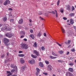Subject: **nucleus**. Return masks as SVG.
Instances as JSON below:
<instances>
[{"label": "nucleus", "instance_id": "nucleus-3", "mask_svg": "<svg viewBox=\"0 0 76 76\" xmlns=\"http://www.w3.org/2000/svg\"><path fill=\"white\" fill-rule=\"evenodd\" d=\"M14 36V34H12V33H7L6 34V37H8V38H11L12 37H13V36Z\"/></svg>", "mask_w": 76, "mask_h": 76}, {"label": "nucleus", "instance_id": "nucleus-35", "mask_svg": "<svg viewBox=\"0 0 76 76\" xmlns=\"http://www.w3.org/2000/svg\"><path fill=\"white\" fill-rule=\"evenodd\" d=\"M60 0H58L57 2V6H58L59 5V4L60 3Z\"/></svg>", "mask_w": 76, "mask_h": 76}, {"label": "nucleus", "instance_id": "nucleus-57", "mask_svg": "<svg viewBox=\"0 0 76 76\" xmlns=\"http://www.w3.org/2000/svg\"><path fill=\"white\" fill-rule=\"evenodd\" d=\"M3 25V24H0V27H1V26H2Z\"/></svg>", "mask_w": 76, "mask_h": 76}, {"label": "nucleus", "instance_id": "nucleus-42", "mask_svg": "<svg viewBox=\"0 0 76 76\" xmlns=\"http://www.w3.org/2000/svg\"><path fill=\"white\" fill-rule=\"evenodd\" d=\"M71 51H72V52H75V50L74 49H73L71 50Z\"/></svg>", "mask_w": 76, "mask_h": 76}, {"label": "nucleus", "instance_id": "nucleus-56", "mask_svg": "<svg viewBox=\"0 0 76 76\" xmlns=\"http://www.w3.org/2000/svg\"><path fill=\"white\" fill-rule=\"evenodd\" d=\"M58 61V62H61L62 61H61V60H59Z\"/></svg>", "mask_w": 76, "mask_h": 76}, {"label": "nucleus", "instance_id": "nucleus-18", "mask_svg": "<svg viewBox=\"0 0 76 76\" xmlns=\"http://www.w3.org/2000/svg\"><path fill=\"white\" fill-rule=\"evenodd\" d=\"M69 70L71 72H73V69L72 68H69Z\"/></svg>", "mask_w": 76, "mask_h": 76}, {"label": "nucleus", "instance_id": "nucleus-27", "mask_svg": "<svg viewBox=\"0 0 76 76\" xmlns=\"http://www.w3.org/2000/svg\"><path fill=\"white\" fill-rule=\"evenodd\" d=\"M3 21H4V22H6V21L7 20V18L6 17H4L3 18Z\"/></svg>", "mask_w": 76, "mask_h": 76}, {"label": "nucleus", "instance_id": "nucleus-50", "mask_svg": "<svg viewBox=\"0 0 76 76\" xmlns=\"http://www.w3.org/2000/svg\"><path fill=\"white\" fill-rule=\"evenodd\" d=\"M44 15H45L46 16H47L48 15H47V14H43Z\"/></svg>", "mask_w": 76, "mask_h": 76}, {"label": "nucleus", "instance_id": "nucleus-64", "mask_svg": "<svg viewBox=\"0 0 76 76\" xmlns=\"http://www.w3.org/2000/svg\"><path fill=\"white\" fill-rule=\"evenodd\" d=\"M29 25H30V26H32V24H29Z\"/></svg>", "mask_w": 76, "mask_h": 76}, {"label": "nucleus", "instance_id": "nucleus-21", "mask_svg": "<svg viewBox=\"0 0 76 76\" xmlns=\"http://www.w3.org/2000/svg\"><path fill=\"white\" fill-rule=\"evenodd\" d=\"M31 56L32 57L34 58H37V56L35 55H34L33 54H31Z\"/></svg>", "mask_w": 76, "mask_h": 76}, {"label": "nucleus", "instance_id": "nucleus-48", "mask_svg": "<svg viewBox=\"0 0 76 76\" xmlns=\"http://www.w3.org/2000/svg\"><path fill=\"white\" fill-rule=\"evenodd\" d=\"M44 37H46V36H47V34H46L45 33H44Z\"/></svg>", "mask_w": 76, "mask_h": 76}, {"label": "nucleus", "instance_id": "nucleus-6", "mask_svg": "<svg viewBox=\"0 0 76 76\" xmlns=\"http://www.w3.org/2000/svg\"><path fill=\"white\" fill-rule=\"evenodd\" d=\"M33 53L37 56H39V53L36 50H34L33 51Z\"/></svg>", "mask_w": 76, "mask_h": 76}, {"label": "nucleus", "instance_id": "nucleus-16", "mask_svg": "<svg viewBox=\"0 0 76 76\" xmlns=\"http://www.w3.org/2000/svg\"><path fill=\"white\" fill-rule=\"evenodd\" d=\"M39 66H40V67H43V66H44L43 65V64L41 62H40L39 63Z\"/></svg>", "mask_w": 76, "mask_h": 76}, {"label": "nucleus", "instance_id": "nucleus-63", "mask_svg": "<svg viewBox=\"0 0 76 76\" xmlns=\"http://www.w3.org/2000/svg\"><path fill=\"white\" fill-rule=\"evenodd\" d=\"M53 76H56V75H54V74H53Z\"/></svg>", "mask_w": 76, "mask_h": 76}, {"label": "nucleus", "instance_id": "nucleus-31", "mask_svg": "<svg viewBox=\"0 0 76 76\" xmlns=\"http://www.w3.org/2000/svg\"><path fill=\"white\" fill-rule=\"evenodd\" d=\"M37 44L36 42H35L34 44L33 45V47H37Z\"/></svg>", "mask_w": 76, "mask_h": 76}, {"label": "nucleus", "instance_id": "nucleus-60", "mask_svg": "<svg viewBox=\"0 0 76 76\" xmlns=\"http://www.w3.org/2000/svg\"><path fill=\"white\" fill-rule=\"evenodd\" d=\"M74 29L76 30V27H75V26H74Z\"/></svg>", "mask_w": 76, "mask_h": 76}, {"label": "nucleus", "instance_id": "nucleus-52", "mask_svg": "<svg viewBox=\"0 0 76 76\" xmlns=\"http://www.w3.org/2000/svg\"><path fill=\"white\" fill-rule=\"evenodd\" d=\"M71 42V41L70 40H68V44H70V43Z\"/></svg>", "mask_w": 76, "mask_h": 76}, {"label": "nucleus", "instance_id": "nucleus-62", "mask_svg": "<svg viewBox=\"0 0 76 76\" xmlns=\"http://www.w3.org/2000/svg\"><path fill=\"white\" fill-rule=\"evenodd\" d=\"M41 60V58H39V61H40V60Z\"/></svg>", "mask_w": 76, "mask_h": 76}, {"label": "nucleus", "instance_id": "nucleus-41", "mask_svg": "<svg viewBox=\"0 0 76 76\" xmlns=\"http://www.w3.org/2000/svg\"><path fill=\"white\" fill-rule=\"evenodd\" d=\"M60 11L61 13H63V10L61 9L60 10Z\"/></svg>", "mask_w": 76, "mask_h": 76}, {"label": "nucleus", "instance_id": "nucleus-61", "mask_svg": "<svg viewBox=\"0 0 76 76\" xmlns=\"http://www.w3.org/2000/svg\"><path fill=\"white\" fill-rule=\"evenodd\" d=\"M52 12L53 14H55V12H54V11H52Z\"/></svg>", "mask_w": 76, "mask_h": 76}, {"label": "nucleus", "instance_id": "nucleus-10", "mask_svg": "<svg viewBox=\"0 0 76 76\" xmlns=\"http://www.w3.org/2000/svg\"><path fill=\"white\" fill-rule=\"evenodd\" d=\"M20 34L23 35L21 36V38H23V37H24V36L25 34V31H21L20 32Z\"/></svg>", "mask_w": 76, "mask_h": 76}, {"label": "nucleus", "instance_id": "nucleus-26", "mask_svg": "<svg viewBox=\"0 0 76 76\" xmlns=\"http://www.w3.org/2000/svg\"><path fill=\"white\" fill-rule=\"evenodd\" d=\"M52 54L54 56H58V55L56 54L53 52H52Z\"/></svg>", "mask_w": 76, "mask_h": 76}, {"label": "nucleus", "instance_id": "nucleus-37", "mask_svg": "<svg viewBox=\"0 0 76 76\" xmlns=\"http://www.w3.org/2000/svg\"><path fill=\"white\" fill-rule=\"evenodd\" d=\"M69 65H70V66H73V63L72 62H71L69 64Z\"/></svg>", "mask_w": 76, "mask_h": 76}, {"label": "nucleus", "instance_id": "nucleus-59", "mask_svg": "<svg viewBox=\"0 0 76 76\" xmlns=\"http://www.w3.org/2000/svg\"><path fill=\"white\" fill-rule=\"evenodd\" d=\"M71 47V45H69L68 47V48H70Z\"/></svg>", "mask_w": 76, "mask_h": 76}, {"label": "nucleus", "instance_id": "nucleus-55", "mask_svg": "<svg viewBox=\"0 0 76 76\" xmlns=\"http://www.w3.org/2000/svg\"><path fill=\"white\" fill-rule=\"evenodd\" d=\"M69 52H67L66 53V55H68V54H69Z\"/></svg>", "mask_w": 76, "mask_h": 76}, {"label": "nucleus", "instance_id": "nucleus-23", "mask_svg": "<svg viewBox=\"0 0 76 76\" xmlns=\"http://www.w3.org/2000/svg\"><path fill=\"white\" fill-rule=\"evenodd\" d=\"M61 29L63 33H65V30H64V28H63L62 27H61Z\"/></svg>", "mask_w": 76, "mask_h": 76}, {"label": "nucleus", "instance_id": "nucleus-17", "mask_svg": "<svg viewBox=\"0 0 76 76\" xmlns=\"http://www.w3.org/2000/svg\"><path fill=\"white\" fill-rule=\"evenodd\" d=\"M50 57L51 59H56L57 58L56 57H53L51 56H50Z\"/></svg>", "mask_w": 76, "mask_h": 76}, {"label": "nucleus", "instance_id": "nucleus-53", "mask_svg": "<svg viewBox=\"0 0 76 76\" xmlns=\"http://www.w3.org/2000/svg\"><path fill=\"white\" fill-rule=\"evenodd\" d=\"M39 15H42V12H39Z\"/></svg>", "mask_w": 76, "mask_h": 76}, {"label": "nucleus", "instance_id": "nucleus-46", "mask_svg": "<svg viewBox=\"0 0 76 76\" xmlns=\"http://www.w3.org/2000/svg\"><path fill=\"white\" fill-rule=\"evenodd\" d=\"M24 41H27V39L26 38H25L23 39Z\"/></svg>", "mask_w": 76, "mask_h": 76}, {"label": "nucleus", "instance_id": "nucleus-8", "mask_svg": "<svg viewBox=\"0 0 76 76\" xmlns=\"http://www.w3.org/2000/svg\"><path fill=\"white\" fill-rule=\"evenodd\" d=\"M10 1L9 0H7L4 3V4L5 6L6 5H7V4H10Z\"/></svg>", "mask_w": 76, "mask_h": 76}, {"label": "nucleus", "instance_id": "nucleus-49", "mask_svg": "<svg viewBox=\"0 0 76 76\" xmlns=\"http://www.w3.org/2000/svg\"><path fill=\"white\" fill-rule=\"evenodd\" d=\"M29 22H30L31 23V22H32V20H31V19H29Z\"/></svg>", "mask_w": 76, "mask_h": 76}, {"label": "nucleus", "instance_id": "nucleus-1", "mask_svg": "<svg viewBox=\"0 0 76 76\" xmlns=\"http://www.w3.org/2000/svg\"><path fill=\"white\" fill-rule=\"evenodd\" d=\"M2 41L5 44V45L8 46L10 45V43H8L10 40L8 39L4 38L3 39Z\"/></svg>", "mask_w": 76, "mask_h": 76}, {"label": "nucleus", "instance_id": "nucleus-30", "mask_svg": "<svg viewBox=\"0 0 76 76\" xmlns=\"http://www.w3.org/2000/svg\"><path fill=\"white\" fill-rule=\"evenodd\" d=\"M10 22L11 23H14V20L13 19H11L10 20Z\"/></svg>", "mask_w": 76, "mask_h": 76}, {"label": "nucleus", "instance_id": "nucleus-45", "mask_svg": "<svg viewBox=\"0 0 76 76\" xmlns=\"http://www.w3.org/2000/svg\"><path fill=\"white\" fill-rule=\"evenodd\" d=\"M63 19H64V20H67V18L65 17H64Z\"/></svg>", "mask_w": 76, "mask_h": 76}, {"label": "nucleus", "instance_id": "nucleus-29", "mask_svg": "<svg viewBox=\"0 0 76 76\" xmlns=\"http://www.w3.org/2000/svg\"><path fill=\"white\" fill-rule=\"evenodd\" d=\"M55 12H56V18H57L58 17V14H57V10H55Z\"/></svg>", "mask_w": 76, "mask_h": 76}, {"label": "nucleus", "instance_id": "nucleus-9", "mask_svg": "<svg viewBox=\"0 0 76 76\" xmlns=\"http://www.w3.org/2000/svg\"><path fill=\"white\" fill-rule=\"evenodd\" d=\"M28 62L30 64H34L35 63V60L34 59H32L31 60H30L28 61Z\"/></svg>", "mask_w": 76, "mask_h": 76}, {"label": "nucleus", "instance_id": "nucleus-14", "mask_svg": "<svg viewBox=\"0 0 76 76\" xmlns=\"http://www.w3.org/2000/svg\"><path fill=\"white\" fill-rule=\"evenodd\" d=\"M18 23L19 24H21V23H23V19L22 18L20 19L19 20Z\"/></svg>", "mask_w": 76, "mask_h": 76}, {"label": "nucleus", "instance_id": "nucleus-36", "mask_svg": "<svg viewBox=\"0 0 76 76\" xmlns=\"http://www.w3.org/2000/svg\"><path fill=\"white\" fill-rule=\"evenodd\" d=\"M57 44L58 45H59V47H62V46L61 45H60V43H58V42H57Z\"/></svg>", "mask_w": 76, "mask_h": 76}, {"label": "nucleus", "instance_id": "nucleus-28", "mask_svg": "<svg viewBox=\"0 0 76 76\" xmlns=\"http://www.w3.org/2000/svg\"><path fill=\"white\" fill-rule=\"evenodd\" d=\"M36 69L37 72H39L41 70H40V69H39L38 68H36Z\"/></svg>", "mask_w": 76, "mask_h": 76}, {"label": "nucleus", "instance_id": "nucleus-11", "mask_svg": "<svg viewBox=\"0 0 76 76\" xmlns=\"http://www.w3.org/2000/svg\"><path fill=\"white\" fill-rule=\"evenodd\" d=\"M42 35V34L41 33V32H39L37 33V36L38 38H39Z\"/></svg>", "mask_w": 76, "mask_h": 76}, {"label": "nucleus", "instance_id": "nucleus-33", "mask_svg": "<svg viewBox=\"0 0 76 76\" xmlns=\"http://www.w3.org/2000/svg\"><path fill=\"white\" fill-rule=\"evenodd\" d=\"M71 9H72V11H73V10H74L75 9V7L72 6V7Z\"/></svg>", "mask_w": 76, "mask_h": 76}, {"label": "nucleus", "instance_id": "nucleus-43", "mask_svg": "<svg viewBox=\"0 0 76 76\" xmlns=\"http://www.w3.org/2000/svg\"><path fill=\"white\" fill-rule=\"evenodd\" d=\"M43 74H44L45 75H48V74L47 72L43 73Z\"/></svg>", "mask_w": 76, "mask_h": 76}, {"label": "nucleus", "instance_id": "nucleus-19", "mask_svg": "<svg viewBox=\"0 0 76 76\" xmlns=\"http://www.w3.org/2000/svg\"><path fill=\"white\" fill-rule=\"evenodd\" d=\"M70 23L71 24H73L74 23V21L72 19H71L70 20Z\"/></svg>", "mask_w": 76, "mask_h": 76}, {"label": "nucleus", "instance_id": "nucleus-51", "mask_svg": "<svg viewBox=\"0 0 76 76\" xmlns=\"http://www.w3.org/2000/svg\"><path fill=\"white\" fill-rule=\"evenodd\" d=\"M4 57V55H2V56H1V58H3V57Z\"/></svg>", "mask_w": 76, "mask_h": 76}, {"label": "nucleus", "instance_id": "nucleus-34", "mask_svg": "<svg viewBox=\"0 0 76 76\" xmlns=\"http://www.w3.org/2000/svg\"><path fill=\"white\" fill-rule=\"evenodd\" d=\"M63 51H59V53L60 54H63Z\"/></svg>", "mask_w": 76, "mask_h": 76}, {"label": "nucleus", "instance_id": "nucleus-25", "mask_svg": "<svg viewBox=\"0 0 76 76\" xmlns=\"http://www.w3.org/2000/svg\"><path fill=\"white\" fill-rule=\"evenodd\" d=\"M25 70V67L23 66L22 68L21 69V71L22 72H23Z\"/></svg>", "mask_w": 76, "mask_h": 76}, {"label": "nucleus", "instance_id": "nucleus-22", "mask_svg": "<svg viewBox=\"0 0 76 76\" xmlns=\"http://www.w3.org/2000/svg\"><path fill=\"white\" fill-rule=\"evenodd\" d=\"M67 10H70V7L69 5H68L67 6Z\"/></svg>", "mask_w": 76, "mask_h": 76}, {"label": "nucleus", "instance_id": "nucleus-2", "mask_svg": "<svg viewBox=\"0 0 76 76\" xmlns=\"http://www.w3.org/2000/svg\"><path fill=\"white\" fill-rule=\"evenodd\" d=\"M20 47L22 48H24L26 50L27 48H28V46L27 45H26L25 43H23L20 45Z\"/></svg>", "mask_w": 76, "mask_h": 76}, {"label": "nucleus", "instance_id": "nucleus-15", "mask_svg": "<svg viewBox=\"0 0 76 76\" xmlns=\"http://www.w3.org/2000/svg\"><path fill=\"white\" fill-rule=\"evenodd\" d=\"M30 37L32 39H34L35 38V36H34V34H31L30 35Z\"/></svg>", "mask_w": 76, "mask_h": 76}, {"label": "nucleus", "instance_id": "nucleus-47", "mask_svg": "<svg viewBox=\"0 0 76 76\" xmlns=\"http://www.w3.org/2000/svg\"><path fill=\"white\" fill-rule=\"evenodd\" d=\"M38 75H39V74L38 72H36V76H38Z\"/></svg>", "mask_w": 76, "mask_h": 76}, {"label": "nucleus", "instance_id": "nucleus-12", "mask_svg": "<svg viewBox=\"0 0 76 76\" xmlns=\"http://www.w3.org/2000/svg\"><path fill=\"white\" fill-rule=\"evenodd\" d=\"M51 68H52V66L51 65H49L48 67V70H51Z\"/></svg>", "mask_w": 76, "mask_h": 76}, {"label": "nucleus", "instance_id": "nucleus-54", "mask_svg": "<svg viewBox=\"0 0 76 76\" xmlns=\"http://www.w3.org/2000/svg\"><path fill=\"white\" fill-rule=\"evenodd\" d=\"M22 53V51H20L19 52V53Z\"/></svg>", "mask_w": 76, "mask_h": 76}, {"label": "nucleus", "instance_id": "nucleus-58", "mask_svg": "<svg viewBox=\"0 0 76 76\" xmlns=\"http://www.w3.org/2000/svg\"><path fill=\"white\" fill-rule=\"evenodd\" d=\"M0 37H3V35H1V34H0Z\"/></svg>", "mask_w": 76, "mask_h": 76}, {"label": "nucleus", "instance_id": "nucleus-40", "mask_svg": "<svg viewBox=\"0 0 76 76\" xmlns=\"http://www.w3.org/2000/svg\"><path fill=\"white\" fill-rule=\"evenodd\" d=\"M8 10H10V11H12V10H13V9H12V8H10L8 9Z\"/></svg>", "mask_w": 76, "mask_h": 76}, {"label": "nucleus", "instance_id": "nucleus-5", "mask_svg": "<svg viewBox=\"0 0 76 76\" xmlns=\"http://www.w3.org/2000/svg\"><path fill=\"white\" fill-rule=\"evenodd\" d=\"M4 29L6 31H11V28H9L8 26H6L4 28Z\"/></svg>", "mask_w": 76, "mask_h": 76}, {"label": "nucleus", "instance_id": "nucleus-13", "mask_svg": "<svg viewBox=\"0 0 76 76\" xmlns=\"http://www.w3.org/2000/svg\"><path fill=\"white\" fill-rule=\"evenodd\" d=\"M7 74H8L7 75L8 76H10V75H12V73H11L10 71H7Z\"/></svg>", "mask_w": 76, "mask_h": 76}, {"label": "nucleus", "instance_id": "nucleus-44", "mask_svg": "<svg viewBox=\"0 0 76 76\" xmlns=\"http://www.w3.org/2000/svg\"><path fill=\"white\" fill-rule=\"evenodd\" d=\"M30 31L31 33H33V30L31 29Z\"/></svg>", "mask_w": 76, "mask_h": 76}, {"label": "nucleus", "instance_id": "nucleus-24", "mask_svg": "<svg viewBox=\"0 0 76 76\" xmlns=\"http://www.w3.org/2000/svg\"><path fill=\"white\" fill-rule=\"evenodd\" d=\"M69 15L70 16H75V13H70L69 14Z\"/></svg>", "mask_w": 76, "mask_h": 76}, {"label": "nucleus", "instance_id": "nucleus-7", "mask_svg": "<svg viewBox=\"0 0 76 76\" xmlns=\"http://www.w3.org/2000/svg\"><path fill=\"white\" fill-rule=\"evenodd\" d=\"M20 61L21 64H24L25 63V60L23 58H20Z\"/></svg>", "mask_w": 76, "mask_h": 76}, {"label": "nucleus", "instance_id": "nucleus-20", "mask_svg": "<svg viewBox=\"0 0 76 76\" xmlns=\"http://www.w3.org/2000/svg\"><path fill=\"white\" fill-rule=\"evenodd\" d=\"M19 57H22L25 56V55L24 54H19L18 55Z\"/></svg>", "mask_w": 76, "mask_h": 76}, {"label": "nucleus", "instance_id": "nucleus-4", "mask_svg": "<svg viewBox=\"0 0 76 76\" xmlns=\"http://www.w3.org/2000/svg\"><path fill=\"white\" fill-rule=\"evenodd\" d=\"M11 67H12V68H15V70H14V69H12L11 70V72L12 73H13V72H14L15 71L16 72H18V68H17V66H15V67H13V66H12L11 65Z\"/></svg>", "mask_w": 76, "mask_h": 76}, {"label": "nucleus", "instance_id": "nucleus-39", "mask_svg": "<svg viewBox=\"0 0 76 76\" xmlns=\"http://www.w3.org/2000/svg\"><path fill=\"white\" fill-rule=\"evenodd\" d=\"M39 18L40 19H41V20H44V18H42L41 17H39Z\"/></svg>", "mask_w": 76, "mask_h": 76}, {"label": "nucleus", "instance_id": "nucleus-38", "mask_svg": "<svg viewBox=\"0 0 76 76\" xmlns=\"http://www.w3.org/2000/svg\"><path fill=\"white\" fill-rule=\"evenodd\" d=\"M41 48H42V50H45V48H44V46H42V47Z\"/></svg>", "mask_w": 76, "mask_h": 76}, {"label": "nucleus", "instance_id": "nucleus-32", "mask_svg": "<svg viewBox=\"0 0 76 76\" xmlns=\"http://www.w3.org/2000/svg\"><path fill=\"white\" fill-rule=\"evenodd\" d=\"M45 61V63L46 64H49V61H48L47 60Z\"/></svg>", "mask_w": 76, "mask_h": 76}]
</instances>
